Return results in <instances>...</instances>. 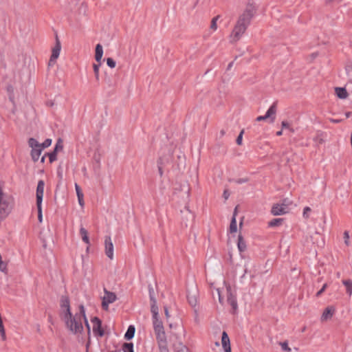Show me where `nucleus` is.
Listing matches in <instances>:
<instances>
[{"label":"nucleus","mask_w":352,"mask_h":352,"mask_svg":"<svg viewBox=\"0 0 352 352\" xmlns=\"http://www.w3.org/2000/svg\"><path fill=\"white\" fill-rule=\"evenodd\" d=\"M256 6L253 1H249L246 3L244 10L239 15L229 36L230 43H236L242 38L256 14Z\"/></svg>","instance_id":"1"},{"label":"nucleus","mask_w":352,"mask_h":352,"mask_svg":"<svg viewBox=\"0 0 352 352\" xmlns=\"http://www.w3.org/2000/svg\"><path fill=\"white\" fill-rule=\"evenodd\" d=\"M87 9L85 2L72 1L66 12L69 25L73 27L81 26L82 19L87 16Z\"/></svg>","instance_id":"2"},{"label":"nucleus","mask_w":352,"mask_h":352,"mask_svg":"<svg viewBox=\"0 0 352 352\" xmlns=\"http://www.w3.org/2000/svg\"><path fill=\"white\" fill-rule=\"evenodd\" d=\"M60 306L62 308L66 309L64 320L67 327L74 334L80 333L83 330L80 316H78V314H76L74 316H72L70 311L69 300L67 296H61Z\"/></svg>","instance_id":"3"},{"label":"nucleus","mask_w":352,"mask_h":352,"mask_svg":"<svg viewBox=\"0 0 352 352\" xmlns=\"http://www.w3.org/2000/svg\"><path fill=\"white\" fill-rule=\"evenodd\" d=\"M12 205L0 186V221L4 219L11 212Z\"/></svg>","instance_id":"4"},{"label":"nucleus","mask_w":352,"mask_h":352,"mask_svg":"<svg viewBox=\"0 0 352 352\" xmlns=\"http://www.w3.org/2000/svg\"><path fill=\"white\" fill-rule=\"evenodd\" d=\"M277 111V103L274 102L272 106L267 111L265 116H260L256 118L257 122L264 121L270 119V123H273L276 119V114Z\"/></svg>","instance_id":"5"},{"label":"nucleus","mask_w":352,"mask_h":352,"mask_svg":"<svg viewBox=\"0 0 352 352\" xmlns=\"http://www.w3.org/2000/svg\"><path fill=\"white\" fill-rule=\"evenodd\" d=\"M153 324L156 338H164L166 336L162 320H160L159 316L153 317Z\"/></svg>","instance_id":"6"},{"label":"nucleus","mask_w":352,"mask_h":352,"mask_svg":"<svg viewBox=\"0 0 352 352\" xmlns=\"http://www.w3.org/2000/svg\"><path fill=\"white\" fill-rule=\"evenodd\" d=\"M60 50L61 43L58 36H56L55 45L52 50V55L49 61L50 66L54 65L56 63V59L58 58L60 55Z\"/></svg>","instance_id":"7"},{"label":"nucleus","mask_w":352,"mask_h":352,"mask_svg":"<svg viewBox=\"0 0 352 352\" xmlns=\"http://www.w3.org/2000/svg\"><path fill=\"white\" fill-rule=\"evenodd\" d=\"M93 323V332L95 336L102 337L104 336V332L102 328V322L98 317H94L91 319Z\"/></svg>","instance_id":"8"},{"label":"nucleus","mask_w":352,"mask_h":352,"mask_svg":"<svg viewBox=\"0 0 352 352\" xmlns=\"http://www.w3.org/2000/svg\"><path fill=\"white\" fill-rule=\"evenodd\" d=\"M44 187H45L44 181L39 180L38 182L36 191V205H42L43 197V193H44Z\"/></svg>","instance_id":"9"},{"label":"nucleus","mask_w":352,"mask_h":352,"mask_svg":"<svg viewBox=\"0 0 352 352\" xmlns=\"http://www.w3.org/2000/svg\"><path fill=\"white\" fill-rule=\"evenodd\" d=\"M105 254L110 259L113 258V245L109 236H105L104 239Z\"/></svg>","instance_id":"10"},{"label":"nucleus","mask_w":352,"mask_h":352,"mask_svg":"<svg viewBox=\"0 0 352 352\" xmlns=\"http://www.w3.org/2000/svg\"><path fill=\"white\" fill-rule=\"evenodd\" d=\"M271 212L272 213V214H274L275 216L285 214L287 212V204H274L272 206Z\"/></svg>","instance_id":"11"},{"label":"nucleus","mask_w":352,"mask_h":352,"mask_svg":"<svg viewBox=\"0 0 352 352\" xmlns=\"http://www.w3.org/2000/svg\"><path fill=\"white\" fill-rule=\"evenodd\" d=\"M187 298L189 304L192 307H195L198 302V292L196 289L188 292Z\"/></svg>","instance_id":"12"},{"label":"nucleus","mask_w":352,"mask_h":352,"mask_svg":"<svg viewBox=\"0 0 352 352\" xmlns=\"http://www.w3.org/2000/svg\"><path fill=\"white\" fill-rule=\"evenodd\" d=\"M160 352H169L166 337L156 338Z\"/></svg>","instance_id":"13"},{"label":"nucleus","mask_w":352,"mask_h":352,"mask_svg":"<svg viewBox=\"0 0 352 352\" xmlns=\"http://www.w3.org/2000/svg\"><path fill=\"white\" fill-rule=\"evenodd\" d=\"M335 313V308L333 307H327L321 316V320L325 321L332 318Z\"/></svg>","instance_id":"14"},{"label":"nucleus","mask_w":352,"mask_h":352,"mask_svg":"<svg viewBox=\"0 0 352 352\" xmlns=\"http://www.w3.org/2000/svg\"><path fill=\"white\" fill-rule=\"evenodd\" d=\"M151 311L152 313L153 317L159 316V308L157 305L156 298L153 295H151Z\"/></svg>","instance_id":"15"},{"label":"nucleus","mask_w":352,"mask_h":352,"mask_svg":"<svg viewBox=\"0 0 352 352\" xmlns=\"http://www.w3.org/2000/svg\"><path fill=\"white\" fill-rule=\"evenodd\" d=\"M228 302L232 308V313L234 314L237 310V302L236 298L231 294L229 293L228 295Z\"/></svg>","instance_id":"16"},{"label":"nucleus","mask_w":352,"mask_h":352,"mask_svg":"<svg viewBox=\"0 0 352 352\" xmlns=\"http://www.w3.org/2000/svg\"><path fill=\"white\" fill-rule=\"evenodd\" d=\"M104 296L103 300L107 302L113 303L116 300V295L113 292H111L104 289Z\"/></svg>","instance_id":"17"},{"label":"nucleus","mask_w":352,"mask_h":352,"mask_svg":"<svg viewBox=\"0 0 352 352\" xmlns=\"http://www.w3.org/2000/svg\"><path fill=\"white\" fill-rule=\"evenodd\" d=\"M335 92L337 96L340 99H346L349 96L346 89L343 87H336Z\"/></svg>","instance_id":"18"},{"label":"nucleus","mask_w":352,"mask_h":352,"mask_svg":"<svg viewBox=\"0 0 352 352\" xmlns=\"http://www.w3.org/2000/svg\"><path fill=\"white\" fill-rule=\"evenodd\" d=\"M103 55L102 46L100 44H97L96 46L95 59L97 62L100 63Z\"/></svg>","instance_id":"19"},{"label":"nucleus","mask_w":352,"mask_h":352,"mask_svg":"<svg viewBox=\"0 0 352 352\" xmlns=\"http://www.w3.org/2000/svg\"><path fill=\"white\" fill-rule=\"evenodd\" d=\"M42 151H43V148H41V146L32 149L31 156H32V160L34 162L38 161V160L41 154Z\"/></svg>","instance_id":"20"},{"label":"nucleus","mask_w":352,"mask_h":352,"mask_svg":"<svg viewBox=\"0 0 352 352\" xmlns=\"http://www.w3.org/2000/svg\"><path fill=\"white\" fill-rule=\"evenodd\" d=\"M80 235L83 242H85L87 245L90 244L89 238L88 236V232L82 226H81L80 228Z\"/></svg>","instance_id":"21"},{"label":"nucleus","mask_w":352,"mask_h":352,"mask_svg":"<svg viewBox=\"0 0 352 352\" xmlns=\"http://www.w3.org/2000/svg\"><path fill=\"white\" fill-rule=\"evenodd\" d=\"M238 249L240 252H243L246 250V243L244 241L242 235L239 234L238 236V242H237Z\"/></svg>","instance_id":"22"},{"label":"nucleus","mask_w":352,"mask_h":352,"mask_svg":"<svg viewBox=\"0 0 352 352\" xmlns=\"http://www.w3.org/2000/svg\"><path fill=\"white\" fill-rule=\"evenodd\" d=\"M79 309H80V314H78V316H80V318L82 317L85 320V324L88 329V333H90V327H89V324L88 323V321L87 320V318H86V316H85V307L82 305H80L79 306Z\"/></svg>","instance_id":"23"},{"label":"nucleus","mask_w":352,"mask_h":352,"mask_svg":"<svg viewBox=\"0 0 352 352\" xmlns=\"http://www.w3.org/2000/svg\"><path fill=\"white\" fill-rule=\"evenodd\" d=\"M342 284L346 287V294L351 296L352 295V284L351 283V280H342Z\"/></svg>","instance_id":"24"},{"label":"nucleus","mask_w":352,"mask_h":352,"mask_svg":"<svg viewBox=\"0 0 352 352\" xmlns=\"http://www.w3.org/2000/svg\"><path fill=\"white\" fill-rule=\"evenodd\" d=\"M135 334V327L132 325H130L124 335L125 339L129 340L132 339Z\"/></svg>","instance_id":"25"},{"label":"nucleus","mask_w":352,"mask_h":352,"mask_svg":"<svg viewBox=\"0 0 352 352\" xmlns=\"http://www.w3.org/2000/svg\"><path fill=\"white\" fill-rule=\"evenodd\" d=\"M174 349L176 352H189L187 346L184 345L182 342H179L174 345Z\"/></svg>","instance_id":"26"},{"label":"nucleus","mask_w":352,"mask_h":352,"mask_svg":"<svg viewBox=\"0 0 352 352\" xmlns=\"http://www.w3.org/2000/svg\"><path fill=\"white\" fill-rule=\"evenodd\" d=\"M221 343L223 348L230 345L229 337L226 331H223L222 333Z\"/></svg>","instance_id":"27"},{"label":"nucleus","mask_w":352,"mask_h":352,"mask_svg":"<svg viewBox=\"0 0 352 352\" xmlns=\"http://www.w3.org/2000/svg\"><path fill=\"white\" fill-rule=\"evenodd\" d=\"M283 221V219L278 218V219H273L272 221H270L268 223V226L270 227H276L281 225L282 222Z\"/></svg>","instance_id":"28"},{"label":"nucleus","mask_w":352,"mask_h":352,"mask_svg":"<svg viewBox=\"0 0 352 352\" xmlns=\"http://www.w3.org/2000/svg\"><path fill=\"white\" fill-rule=\"evenodd\" d=\"M28 144L32 148V149L41 147V144L34 138H31L28 140Z\"/></svg>","instance_id":"29"},{"label":"nucleus","mask_w":352,"mask_h":352,"mask_svg":"<svg viewBox=\"0 0 352 352\" xmlns=\"http://www.w3.org/2000/svg\"><path fill=\"white\" fill-rule=\"evenodd\" d=\"M122 350L124 352H134L133 351V344L130 342H125L122 345Z\"/></svg>","instance_id":"30"},{"label":"nucleus","mask_w":352,"mask_h":352,"mask_svg":"<svg viewBox=\"0 0 352 352\" xmlns=\"http://www.w3.org/2000/svg\"><path fill=\"white\" fill-rule=\"evenodd\" d=\"M237 231L236 220L234 217H232L230 225V232L231 233L236 232Z\"/></svg>","instance_id":"31"},{"label":"nucleus","mask_w":352,"mask_h":352,"mask_svg":"<svg viewBox=\"0 0 352 352\" xmlns=\"http://www.w3.org/2000/svg\"><path fill=\"white\" fill-rule=\"evenodd\" d=\"M182 213H185V217L186 220H192L194 218V216L192 214H191L190 210L188 209V206L185 207V210L182 211Z\"/></svg>","instance_id":"32"},{"label":"nucleus","mask_w":352,"mask_h":352,"mask_svg":"<svg viewBox=\"0 0 352 352\" xmlns=\"http://www.w3.org/2000/svg\"><path fill=\"white\" fill-rule=\"evenodd\" d=\"M0 334H1L2 340H6V331H5L4 326L3 324V320L1 318H0Z\"/></svg>","instance_id":"33"},{"label":"nucleus","mask_w":352,"mask_h":352,"mask_svg":"<svg viewBox=\"0 0 352 352\" xmlns=\"http://www.w3.org/2000/svg\"><path fill=\"white\" fill-rule=\"evenodd\" d=\"M314 140L318 144H322L324 142L322 133H318L314 138Z\"/></svg>","instance_id":"34"},{"label":"nucleus","mask_w":352,"mask_h":352,"mask_svg":"<svg viewBox=\"0 0 352 352\" xmlns=\"http://www.w3.org/2000/svg\"><path fill=\"white\" fill-rule=\"evenodd\" d=\"M100 63L94 64V65H93L96 80L97 81L99 80V67H100Z\"/></svg>","instance_id":"35"},{"label":"nucleus","mask_w":352,"mask_h":352,"mask_svg":"<svg viewBox=\"0 0 352 352\" xmlns=\"http://www.w3.org/2000/svg\"><path fill=\"white\" fill-rule=\"evenodd\" d=\"M219 16H217L215 17H214L212 19V21H211V24H210V29L212 30L213 31H216L217 29V21L219 19Z\"/></svg>","instance_id":"36"},{"label":"nucleus","mask_w":352,"mask_h":352,"mask_svg":"<svg viewBox=\"0 0 352 352\" xmlns=\"http://www.w3.org/2000/svg\"><path fill=\"white\" fill-rule=\"evenodd\" d=\"M46 155H48L50 163H52L56 160L57 153L55 151H53L52 152L47 153Z\"/></svg>","instance_id":"37"},{"label":"nucleus","mask_w":352,"mask_h":352,"mask_svg":"<svg viewBox=\"0 0 352 352\" xmlns=\"http://www.w3.org/2000/svg\"><path fill=\"white\" fill-rule=\"evenodd\" d=\"M38 210V220L40 223L43 221V215H42V206L41 205H36Z\"/></svg>","instance_id":"38"},{"label":"nucleus","mask_w":352,"mask_h":352,"mask_svg":"<svg viewBox=\"0 0 352 352\" xmlns=\"http://www.w3.org/2000/svg\"><path fill=\"white\" fill-rule=\"evenodd\" d=\"M164 164V160L162 158H160L158 160V169L160 175L162 176L163 174L162 168Z\"/></svg>","instance_id":"39"},{"label":"nucleus","mask_w":352,"mask_h":352,"mask_svg":"<svg viewBox=\"0 0 352 352\" xmlns=\"http://www.w3.org/2000/svg\"><path fill=\"white\" fill-rule=\"evenodd\" d=\"M107 64L111 68H114L116 67V61L112 58H107Z\"/></svg>","instance_id":"40"},{"label":"nucleus","mask_w":352,"mask_h":352,"mask_svg":"<svg viewBox=\"0 0 352 352\" xmlns=\"http://www.w3.org/2000/svg\"><path fill=\"white\" fill-rule=\"evenodd\" d=\"M52 144V140L51 139H46L43 143L41 144V148L43 149L45 148H47L48 146H50Z\"/></svg>","instance_id":"41"},{"label":"nucleus","mask_w":352,"mask_h":352,"mask_svg":"<svg viewBox=\"0 0 352 352\" xmlns=\"http://www.w3.org/2000/svg\"><path fill=\"white\" fill-rule=\"evenodd\" d=\"M280 345L281 346V348L283 351L288 352L291 351V349L289 347L287 342H280Z\"/></svg>","instance_id":"42"},{"label":"nucleus","mask_w":352,"mask_h":352,"mask_svg":"<svg viewBox=\"0 0 352 352\" xmlns=\"http://www.w3.org/2000/svg\"><path fill=\"white\" fill-rule=\"evenodd\" d=\"M243 130H242L239 135H238L236 142L238 145H241L242 144V139H243Z\"/></svg>","instance_id":"43"},{"label":"nucleus","mask_w":352,"mask_h":352,"mask_svg":"<svg viewBox=\"0 0 352 352\" xmlns=\"http://www.w3.org/2000/svg\"><path fill=\"white\" fill-rule=\"evenodd\" d=\"M344 243L349 246V234L348 231H345L344 232Z\"/></svg>","instance_id":"44"},{"label":"nucleus","mask_w":352,"mask_h":352,"mask_svg":"<svg viewBox=\"0 0 352 352\" xmlns=\"http://www.w3.org/2000/svg\"><path fill=\"white\" fill-rule=\"evenodd\" d=\"M0 271H1L2 272H3L5 274H7L8 269H7V264L6 263L3 262L1 264H0Z\"/></svg>","instance_id":"45"},{"label":"nucleus","mask_w":352,"mask_h":352,"mask_svg":"<svg viewBox=\"0 0 352 352\" xmlns=\"http://www.w3.org/2000/svg\"><path fill=\"white\" fill-rule=\"evenodd\" d=\"M183 187H184V192L186 194L187 197H188L190 195V190L189 185L188 184H184Z\"/></svg>","instance_id":"46"},{"label":"nucleus","mask_w":352,"mask_h":352,"mask_svg":"<svg viewBox=\"0 0 352 352\" xmlns=\"http://www.w3.org/2000/svg\"><path fill=\"white\" fill-rule=\"evenodd\" d=\"M75 189H76L77 197L79 195H80V196L83 195V193L82 192L80 187L77 184H75Z\"/></svg>","instance_id":"47"},{"label":"nucleus","mask_w":352,"mask_h":352,"mask_svg":"<svg viewBox=\"0 0 352 352\" xmlns=\"http://www.w3.org/2000/svg\"><path fill=\"white\" fill-rule=\"evenodd\" d=\"M57 148H59L60 150H62L63 148V141L61 139H58L56 144V146H55Z\"/></svg>","instance_id":"48"},{"label":"nucleus","mask_w":352,"mask_h":352,"mask_svg":"<svg viewBox=\"0 0 352 352\" xmlns=\"http://www.w3.org/2000/svg\"><path fill=\"white\" fill-rule=\"evenodd\" d=\"M327 287V284H324L322 287L316 293V296L318 297L320 296L324 292V290L326 289Z\"/></svg>","instance_id":"49"},{"label":"nucleus","mask_w":352,"mask_h":352,"mask_svg":"<svg viewBox=\"0 0 352 352\" xmlns=\"http://www.w3.org/2000/svg\"><path fill=\"white\" fill-rule=\"evenodd\" d=\"M310 211H311V208L309 207H305L304 208V211H303V216L305 218H308V217H309L308 212H309Z\"/></svg>","instance_id":"50"},{"label":"nucleus","mask_w":352,"mask_h":352,"mask_svg":"<svg viewBox=\"0 0 352 352\" xmlns=\"http://www.w3.org/2000/svg\"><path fill=\"white\" fill-rule=\"evenodd\" d=\"M83 197H84V195H82V196L79 195V196H78V203H79V204H80V206L81 207H83L84 205H85Z\"/></svg>","instance_id":"51"},{"label":"nucleus","mask_w":352,"mask_h":352,"mask_svg":"<svg viewBox=\"0 0 352 352\" xmlns=\"http://www.w3.org/2000/svg\"><path fill=\"white\" fill-rule=\"evenodd\" d=\"M281 125H282V127L283 128H285V129H289L291 131H294V130L292 129H290L289 128V124L286 121H283L282 123H281Z\"/></svg>","instance_id":"52"},{"label":"nucleus","mask_w":352,"mask_h":352,"mask_svg":"<svg viewBox=\"0 0 352 352\" xmlns=\"http://www.w3.org/2000/svg\"><path fill=\"white\" fill-rule=\"evenodd\" d=\"M248 178L245 177V178H240V179H236L235 182L237 184H243V183H246L248 182Z\"/></svg>","instance_id":"53"},{"label":"nucleus","mask_w":352,"mask_h":352,"mask_svg":"<svg viewBox=\"0 0 352 352\" xmlns=\"http://www.w3.org/2000/svg\"><path fill=\"white\" fill-rule=\"evenodd\" d=\"M109 304H110V303L107 302L104 300L102 299V307L103 309L107 310L109 308Z\"/></svg>","instance_id":"54"},{"label":"nucleus","mask_w":352,"mask_h":352,"mask_svg":"<svg viewBox=\"0 0 352 352\" xmlns=\"http://www.w3.org/2000/svg\"><path fill=\"white\" fill-rule=\"evenodd\" d=\"M223 196L224 197V199L226 200L228 199L229 196H230V192L228 191V190L226 189L224 191H223Z\"/></svg>","instance_id":"55"},{"label":"nucleus","mask_w":352,"mask_h":352,"mask_svg":"<svg viewBox=\"0 0 352 352\" xmlns=\"http://www.w3.org/2000/svg\"><path fill=\"white\" fill-rule=\"evenodd\" d=\"M164 314H165L166 318L167 319H168L169 317H170V314H169V312H168V307L166 306H164Z\"/></svg>","instance_id":"56"},{"label":"nucleus","mask_w":352,"mask_h":352,"mask_svg":"<svg viewBox=\"0 0 352 352\" xmlns=\"http://www.w3.org/2000/svg\"><path fill=\"white\" fill-rule=\"evenodd\" d=\"M238 208H239V206H236L234 210V212H233V216L232 217H234L236 218V216L237 214V212H238Z\"/></svg>","instance_id":"57"},{"label":"nucleus","mask_w":352,"mask_h":352,"mask_svg":"<svg viewBox=\"0 0 352 352\" xmlns=\"http://www.w3.org/2000/svg\"><path fill=\"white\" fill-rule=\"evenodd\" d=\"M223 349L225 352H232L230 345L226 346V348H223Z\"/></svg>","instance_id":"58"},{"label":"nucleus","mask_w":352,"mask_h":352,"mask_svg":"<svg viewBox=\"0 0 352 352\" xmlns=\"http://www.w3.org/2000/svg\"><path fill=\"white\" fill-rule=\"evenodd\" d=\"M149 296L151 297V295H153L154 296V291H153V289L151 287H149Z\"/></svg>","instance_id":"59"},{"label":"nucleus","mask_w":352,"mask_h":352,"mask_svg":"<svg viewBox=\"0 0 352 352\" xmlns=\"http://www.w3.org/2000/svg\"><path fill=\"white\" fill-rule=\"evenodd\" d=\"M330 121L333 123H339L341 122V120H336V119H330Z\"/></svg>","instance_id":"60"},{"label":"nucleus","mask_w":352,"mask_h":352,"mask_svg":"<svg viewBox=\"0 0 352 352\" xmlns=\"http://www.w3.org/2000/svg\"><path fill=\"white\" fill-rule=\"evenodd\" d=\"M351 114H352V113H351V112H350V111H349V112H346V113H345V116H346V118H349V117L351 116Z\"/></svg>","instance_id":"61"},{"label":"nucleus","mask_w":352,"mask_h":352,"mask_svg":"<svg viewBox=\"0 0 352 352\" xmlns=\"http://www.w3.org/2000/svg\"><path fill=\"white\" fill-rule=\"evenodd\" d=\"M233 65V62H231L228 65V69H230Z\"/></svg>","instance_id":"62"},{"label":"nucleus","mask_w":352,"mask_h":352,"mask_svg":"<svg viewBox=\"0 0 352 352\" xmlns=\"http://www.w3.org/2000/svg\"><path fill=\"white\" fill-rule=\"evenodd\" d=\"M282 134H283V131L282 130L276 132V135H278V136L281 135Z\"/></svg>","instance_id":"63"},{"label":"nucleus","mask_w":352,"mask_h":352,"mask_svg":"<svg viewBox=\"0 0 352 352\" xmlns=\"http://www.w3.org/2000/svg\"><path fill=\"white\" fill-rule=\"evenodd\" d=\"M59 151H61V150H60V149H59V148H57L55 146V148H54V151H55V152L57 153Z\"/></svg>","instance_id":"64"}]
</instances>
